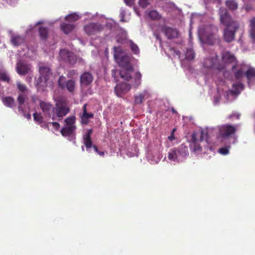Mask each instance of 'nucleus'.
Instances as JSON below:
<instances>
[{"instance_id": "nucleus-1", "label": "nucleus", "mask_w": 255, "mask_h": 255, "mask_svg": "<svg viewBox=\"0 0 255 255\" xmlns=\"http://www.w3.org/2000/svg\"><path fill=\"white\" fill-rule=\"evenodd\" d=\"M120 77L124 80L129 81L131 80L132 86L137 87L141 83V75L138 72H134L133 67L121 69L120 70Z\"/></svg>"}, {"instance_id": "nucleus-2", "label": "nucleus", "mask_w": 255, "mask_h": 255, "mask_svg": "<svg viewBox=\"0 0 255 255\" xmlns=\"http://www.w3.org/2000/svg\"><path fill=\"white\" fill-rule=\"evenodd\" d=\"M39 72L40 76L37 81L36 85L38 89H41L43 90L44 88L47 87V82L52 73L51 68L45 65L39 66Z\"/></svg>"}, {"instance_id": "nucleus-3", "label": "nucleus", "mask_w": 255, "mask_h": 255, "mask_svg": "<svg viewBox=\"0 0 255 255\" xmlns=\"http://www.w3.org/2000/svg\"><path fill=\"white\" fill-rule=\"evenodd\" d=\"M219 14L220 15V23L225 26V27H237V26H240L238 21L232 18L231 14L226 8H220L219 9Z\"/></svg>"}, {"instance_id": "nucleus-4", "label": "nucleus", "mask_w": 255, "mask_h": 255, "mask_svg": "<svg viewBox=\"0 0 255 255\" xmlns=\"http://www.w3.org/2000/svg\"><path fill=\"white\" fill-rule=\"evenodd\" d=\"M114 58L121 69L129 68V66L132 67L128 56L122 55L121 47H114Z\"/></svg>"}, {"instance_id": "nucleus-5", "label": "nucleus", "mask_w": 255, "mask_h": 255, "mask_svg": "<svg viewBox=\"0 0 255 255\" xmlns=\"http://www.w3.org/2000/svg\"><path fill=\"white\" fill-rule=\"evenodd\" d=\"M70 111L69 108L64 103L62 102H57L55 104V107L53 109V115L52 120H54L55 117L61 119L65 117Z\"/></svg>"}, {"instance_id": "nucleus-6", "label": "nucleus", "mask_w": 255, "mask_h": 255, "mask_svg": "<svg viewBox=\"0 0 255 255\" xmlns=\"http://www.w3.org/2000/svg\"><path fill=\"white\" fill-rule=\"evenodd\" d=\"M237 126L225 124L218 127L219 136L222 138H228L234 135L237 131Z\"/></svg>"}, {"instance_id": "nucleus-7", "label": "nucleus", "mask_w": 255, "mask_h": 255, "mask_svg": "<svg viewBox=\"0 0 255 255\" xmlns=\"http://www.w3.org/2000/svg\"><path fill=\"white\" fill-rule=\"evenodd\" d=\"M60 59L66 63L73 65L77 60V56L73 52L66 50L61 49L59 52Z\"/></svg>"}, {"instance_id": "nucleus-8", "label": "nucleus", "mask_w": 255, "mask_h": 255, "mask_svg": "<svg viewBox=\"0 0 255 255\" xmlns=\"http://www.w3.org/2000/svg\"><path fill=\"white\" fill-rule=\"evenodd\" d=\"M84 31L88 35H95L103 30V27L99 23H90L84 26Z\"/></svg>"}, {"instance_id": "nucleus-9", "label": "nucleus", "mask_w": 255, "mask_h": 255, "mask_svg": "<svg viewBox=\"0 0 255 255\" xmlns=\"http://www.w3.org/2000/svg\"><path fill=\"white\" fill-rule=\"evenodd\" d=\"M218 56L215 55L209 58H206L203 62V65L207 68H216L219 70L224 69V67L217 64Z\"/></svg>"}, {"instance_id": "nucleus-10", "label": "nucleus", "mask_w": 255, "mask_h": 255, "mask_svg": "<svg viewBox=\"0 0 255 255\" xmlns=\"http://www.w3.org/2000/svg\"><path fill=\"white\" fill-rule=\"evenodd\" d=\"M240 26L237 27H225L223 31V39L227 43L232 42L235 38V34Z\"/></svg>"}, {"instance_id": "nucleus-11", "label": "nucleus", "mask_w": 255, "mask_h": 255, "mask_svg": "<svg viewBox=\"0 0 255 255\" xmlns=\"http://www.w3.org/2000/svg\"><path fill=\"white\" fill-rule=\"evenodd\" d=\"M131 89V86L129 84L121 83L117 84L114 88L116 95L122 97L123 95L128 93Z\"/></svg>"}, {"instance_id": "nucleus-12", "label": "nucleus", "mask_w": 255, "mask_h": 255, "mask_svg": "<svg viewBox=\"0 0 255 255\" xmlns=\"http://www.w3.org/2000/svg\"><path fill=\"white\" fill-rule=\"evenodd\" d=\"M161 30L168 39L177 38L179 35V32L176 28L166 25L162 27Z\"/></svg>"}, {"instance_id": "nucleus-13", "label": "nucleus", "mask_w": 255, "mask_h": 255, "mask_svg": "<svg viewBox=\"0 0 255 255\" xmlns=\"http://www.w3.org/2000/svg\"><path fill=\"white\" fill-rule=\"evenodd\" d=\"M191 149L193 152L197 154L201 153L202 151V147L199 144L198 140L196 138L195 133H193L192 135Z\"/></svg>"}, {"instance_id": "nucleus-14", "label": "nucleus", "mask_w": 255, "mask_h": 255, "mask_svg": "<svg viewBox=\"0 0 255 255\" xmlns=\"http://www.w3.org/2000/svg\"><path fill=\"white\" fill-rule=\"evenodd\" d=\"M93 80V75L88 72H84L80 77V84L81 86H87L92 83Z\"/></svg>"}, {"instance_id": "nucleus-15", "label": "nucleus", "mask_w": 255, "mask_h": 255, "mask_svg": "<svg viewBox=\"0 0 255 255\" xmlns=\"http://www.w3.org/2000/svg\"><path fill=\"white\" fill-rule=\"evenodd\" d=\"M30 70L29 65L19 62L16 65L17 72L20 75H25L28 74Z\"/></svg>"}, {"instance_id": "nucleus-16", "label": "nucleus", "mask_w": 255, "mask_h": 255, "mask_svg": "<svg viewBox=\"0 0 255 255\" xmlns=\"http://www.w3.org/2000/svg\"><path fill=\"white\" fill-rule=\"evenodd\" d=\"M39 106L45 115L47 114L49 117H51V115L50 112L51 111H53V109L54 108L52 104L50 103L41 101L39 103Z\"/></svg>"}, {"instance_id": "nucleus-17", "label": "nucleus", "mask_w": 255, "mask_h": 255, "mask_svg": "<svg viewBox=\"0 0 255 255\" xmlns=\"http://www.w3.org/2000/svg\"><path fill=\"white\" fill-rule=\"evenodd\" d=\"M92 132V129H89L87 130L86 133L83 136L84 144L87 150L92 147L93 145L92 144V141L91 137Z\"/></svg>"}, {"instance_id": "nucleus-18", "label": "nucleus", "mask_w": 255, "mask_h": 255, "mask_svg": "<svg viewBox=\"0 0 255 255\" xmlns=\"http://www.w3.org/2000/svg\"><path fill=\"white\" fill-rule=\"evenodd\" d=\"M175 149L181 159L188 155V146L185 143L182 144L177 148H175Z\"/></svg>"}, {"instance_id": "nucleus-19", "label": "nucleus", "mask_w": 255, "mask_h": 255, "mask_svg": "<svg viewBox=\"0 0 255 255\" xmlns=\"http://www.w3.org/2000/svg\"><path fill=\"white\" fill-rule=\"evenodd\" d=\"M86 104L83 107V113L81 116V123L82 124L87 125L89 123V119L92 118L94 115L92 113H88L86 110Z\"/></svg>"}, {"instance_id": "nucleus-20", "label": "nucleus", "mask_w": 255, "mask_h": 255, "mask_svg": "<svg viewBox=\"0 0 255 255\" xmlns=\"http://www.w3.org/2000/svg\"><path fill=\"white\" fill-rule=\"evenodd\" d=\"M75 25L71 23L63 22L60 25L61 30L65 34H67L74 30Z\"/></svg>"}, {"instance_id": "nucleus-21", "label": "nucleus", "mask_w": 255, "mask_h": 255, "mask_svg": "<svg viewBox=\"0 0 255 255\" xmlns=\"http://www.w3.org/2000/svg\"><path fill=\"white\" fill-rule=\"evenodd\" d=\"M76 128V126H65L61 130V133L64 136H69Z\"/></svg>"}, {"instance_id": "nucleus-22", "label": "nucleus", "mask_w": 255, "mask_h": 255, "mask_svg": "<svg viewBox=\"0 0 255 255\" xmlns=\"http://www.w3.org/2000/svg\"><path fill=\"white\" fill-rule=\"evenodd\" d=\"M222 59L225 62L228 63H233L236 60L235 56L228 51L223 53Z\"/></svg>"}, {"instance_id": "nucleus-23", "label": "nucleus", "mask_w": 255, "mask_h": 255, "mask_svg": "<svg viewBox=\"0 0 255 255\" xmlns=\"http://www.w3.org/2000/svg\"><path fill=\"white\" fill-rule=\"evenodd\" d=\"M168 158L169 160L172 161L179 162L180 160H181V159L179 157L177 151L175 149V148L169 150L168 153Z\"/></svg>"}, {"instance_id": "nucleus-24", "label": "nucleus", "mask_w": 255, "mask_h": 255, "mask_svg": "<svg viewBox=\"0 0 255 255\" xmlns=\"http://www.w3.org/2000/svg\"><path fill=\"white\" fill-rule=\"evenodd\" d=\"M1 101L3 105L8 108H13L15 106L14 99L11 97H3Z\"/></svg>"}, {"instance_id": "nucleus-25", "label": "nucleus", "mask_w": 255, "mask_h": 255, "mask_svg": "<svg viewBox=\"0 0 255 255\" xmlns=\"http://www.w3.org/2000/svg\"><path fill=\"white\" fill-rule=\"evenodd\" d=\"M10 41L13 45L19 46L24 42V39L19 35H13L11 37Z\"/></svg>"}, {"instance_id": "nucleus-26", "label": "nucleus", "mask_w": 255, "mask_h": 255, "mask_svg": "<svg viewBox=\"0 0 255 255\" xmlns=\"http://www.w3.org/2000/svg\"><path fill=\"white\" fill-rule=\"evenodd\" d=\"M244 85L242 83L240 82H237L233 85V89L231 92L232 94L234 95L239 94L240 93V91L243 90Z\"/></svg>"}, {"instance_id": "nucleus-27", "label": "nucleus", "mask_w": 255, "mask_h": 255, "mask_svg": "<svg viewBox=\"0 0 255 255\" xmlns=\"http://www.w3.org/2000/svg\"><path fill=\"white\" fill-rule=\"evenodd\" d=\"M75 85L76 83L74 80H69L67 81L64 86V89L66 88L69 92L72 93L75 90Z\"/></svg>"}, {"instance_id": "nucleus-28", "label": "nucleus", "mask_w": 255, "mask_h": 255, "mask_svg": "<svg viewBox=\"0 0 255 255\" xmlns=\"http://www.w3.org/2000/svg\"><path fill=\"white\" fill-rule=\"evenodd\" d=\"M226 6L231 10H235L238 8V4L234 0H227L225 1Z\"/></svg>"}, {"instance_id": "nucleus-29", "label": "nucleus", "mask_w": 255, "mask_h": 255, "mask_svg": "<svg viewBox=\"0 0 255 255\" xmlns=\"http://www.w3.org/2000/svg\"><path fill=\"white\" fill-rule=\"evenodd\" d=\"M48 29L47 27L41 26L39 28V33L40 38L42 40H45L48 37Z\"/></svg>"}, {"instance_id": "nucleus-30", "label": "nucleus", "mask_w": 255, "mask_h": 255, "mask_svg": "<svg viewBox=\"0 0 255 255\" xmlns=\"http://www.w3.org/2000/svg\"><path fill=\"white\" fill-rule=\"evenodd\" d=\"M250 35L252 38L255 39V17L250 21Z\"/></svg>"}, {"instance_id": "nucleus-31", "label": "nucleus", "mask_w": 255, "mask_h": 255, "mask_svg": "<svg viewBox=\"0 0 255 255\" xmlns=\"http://www.w3.org/2000/svg\"><path fill=\"white\" fill-rule=\"evenodd\" d=\"M81 16L76 13H73L67 15L65 19L70 22H75L80 19Z\"/></svg>"}, {"instance_id": "nucleus-32", "label": "nucleus", "mask_w": 255, "mask_h": 255, "mask_svg": "<svg viewBox=\"0 0 255 255\" xmlns=\"http://www.w3.org/2000/svg\"><path fill=\"white\" fill-rule=\"evenodd\" d=\"M246 76L248 81L255 78V69L253 67H250L245 73Z\"/></svg>"}, {"instance_id": "nucleus-33", "label": "nucleus", "mask_w": 255, "mask_h": 255, "mask_svg": "<svg viewBox=\"0 0 255 255\" xmlns=\"http://www.w3.org/2000/svg\"><path fill=\"white\" fill-rule=\"evenodd\" d=\"M146 94V92L144 91L143 93H139L138 95L134 97V103L136 104H140L143 102L144 98Z\"/></svg>"}, {"instance_id": "nucleus-34", "label": "nucleus", "mask_w": 255, "mask_h": 255, "mask_svg": "<svg viewBox=\"0 0 255 255\" xmlns=\"http://www.w3.org/2000/svg\"><path fill=\"white\" fill-rule=\"evenodd\" d=\"M149 17L152 20H158L161 17L160 14L155 10H151L148 12Z\"/></svg>"}, {"instance_id": "nucleus-35", "label": "nucleus", "mask_w": 255, "mask_h": 255, "mask_svg": "<svg viewBox=\"0 0 255 255\" xmlns=\"http://www.w3.org/2000/svg\"><path fill=\"white\" fill-rule=\"evenodd\" d=\"M130 44V47L131 51L134 54H138L139 53V49L138 46L134 43L132 40L129 41Z\"/></svg>"}, {"instance_id": "nucleus-36", "label": "nucleus", "mask_w": 255, "mask_h": 255, "mask_svg": "<svg viewBox=\"0 0 255 255\" xmlns=\"http://www.w3.org/2000/svg\"><path fill=\"white\" fill-rule=\"evenodd\" d=\"M76 118L75 116H70L65 120V122L67 126H75Z\"/></svg>"}, {"instance_id": "nucleus-37", "label": "nucleus", "mask_w": 255, "mask_h": 255, "mask_svg": "<svg viewBox=\"0 0 255 255\" xmlns=\"http://www.w3.org/2000/svg\"><path fill=\"white\" fill-rule=\"evenodd\" d=\"M34 120L39 123L41 124L43 122V117L41 116L40 113H37V112L34 113L33 114Z\"/></svg>"}, {"instance_id": "nucleus-38", "label": "nucleus", "mask_w": 255, "mask_h": 255, "mask_svg": "<svg viewBox=\"0 0 255 255\" xmlns=\"http://www.w3.org/2000/svg\"><path fill=\"white\" fill-rule=\"evenodd\" d=\"M234 74L236 79H240L242 78L244 75V70L242 67H240L236 71L234 72Z\"/></svg>"}, {"instance_id": "nucleus-39", "label": "nucleus", "mask_w": 255, "mask_h": 255, "mask_svg": "<svg viewBox=\"0 0 255 255\" xmlns=\"http://www.w3.org/2000/svg\"><path fill=\"white\" fill-rule=\"evenodd\" d=\"M186 58L189 60H193L195 57V53L192 49H187L185 54Z\"/></svg>"}, {"instance_id": "nucleus-40", "label": "nucleus", "mask_w": 255, "mask_h": 255, "mask_svg": "<svg viewBox=\"0 0 255 255\" xmlns=\"http://www.w3.org/2000/svg\"><path fill=\"white\" fill-rule=\"evenodd\" d=\"M231 148L230 145L226 146L219 148L218 152L222 155H227L229 153V150Z\"/></svg>"}, {"instance_id": "nucleus-41", "label": "nucleus", "mask_w": 255, "mask_h": 255, "mask_svg": "<svg viewBox=\"0 0 255 255\" xmlns=\"http://www.w3.org/2000/svg\"><path fill=\"white\" fill-rule=\"evenodd\" d=\"M66 78L63 76H60L58 81V84L59 86L62 89H64L65 85L66 83Z\"/></svg>"}, {"instance_id": "nucleus-42", "label": "nucleus", "mask_w": 255, "mask_h": 255, "mask_svg": "<svg viewBox=\"0 0 255 255\" xmlns=\"http://www.w3.org/2000/svg\"><path fill=\"white\" fill-rule=\"evenodd\" d=\"M0 80L8 83L10 81V78L6 73L0 72Z\"/></svg>"}, {"instance_id": "nucleus-43", "label": "nucleus", "mask_w": 255, "mask_h": 255, "mask_svg": "<svg viewBox=\"0 0 255 255\" xmlns=\"http://www.w3.org/2000/svg\"><path fill=\"white\" fill-rule=\"evenodd\" d=\"M26 97V96L24 94H19L18 96L17 100L20 106L22 105L24 103Z\"/></svg>"}, {"instance_id": "nucleus-44", "label": "nucleus", "mask_w": 255, "mask_h": 255, "mask_svg": "<svg viewBox=\"0 0 255 255\" xmlns=\"http://www.w3.org/2000/svg\"><path fill=\"white\" fill-rule=\"evenodd\" d=\"M16 85L18 89L21 92L23 93L27 90L26 86L24 84L21 83L20 82H17Z\"/></svg>"}, {"instance_id": "nucleus-45", "label": "nucleus", "mask_w": 255, "mask_h": 255, "mask_svg": "<svg viewBox=\"0 0 255 255\" xmlns=\"http://www.w3.org/2000/svg\"><path fill=\"white\" fill-rule=\"evenodd\" d=\"M151 0H139V4L143 8H145L150 3Z\"/></svg>"}, {"instance_id": "nucleus-46", "label": "nucleus", "mask_w": 255, "mask_h": 255, "mask_svg": "<svg viewBox=\"0 0 255 255\" xmlns=\"http://www.w3.org/2000/svg\"><path fill=\"white\" fill-rule=\"evenodd\" d=\"M207 40L208 44L213 45L214 44V35L210 34L207 36Z\"/></svg>"}, {"instance_id": "nucleus-47", "label": "nucleus", "mask_w": 255, "mask_h": 255, "mask_svg": "<svg viewBox=\"0 0 255 255\" xmlns=\"http://www.w3.org/2000/svg\"><path fill=\"white\" fill-rule=\"evenodd\" d=\"M207 136L208 135L207 132L201 131L200 132V141H202L204 139H206Z\"/></svg>"}, {"instance_id": "nucleus-48", "label": "nucleus", "mask_w": 255, "mask_h": 255, "mask_svg": "<svg viewBox=\"0 0 255 255\" xmlns=\"http://www.w3.org/2000/svg\"><path fill=\"white\" fill-rule=\"evenodd\" d=\"M92 147L94 149L95 151L100 156H104L105 152L104 151H99L97 146L96 145H93Z\"/></svg>"}, {"instance_id": "nucleus-49", "label": "nucleus", "mask_w": 255, "mask_h": 255, "mask_svg": "<svg viewBox=\"0 0 255 255\" xmlns=\"http://www.w3.org/2000/svg\"><path fill=\"white\" fill-rule=\"evenodd\" d=\"M134 0H124L126 4L129 6H131L134 3Z\"/></svg>"}, {"instance_id": "nucleus-50", "label": "nucleus", "mask_w": 255, "mask_h": 255, "mask_svg": "<svg viewBox=\"0 0 255 255\" xmlns=\"http://www.w3.org/2000/svg\"><path fill=\"white\" fill-rule=\"evenodd\" d=\"M51 124L52 125L53 127L56 129H58L60 128V124L57 122H52Z\"/></svg>"}, {"instance_id": "nucleus-51", "label": "nucleus", "mask_w": 255, "mask_h": 255, "mask_svg": "<svg viewBox=\"0 0 255 255\" xmlns=\"http://www.w3.org/2000/svg\"><path fill=\"white\" fill-rule=\"evenodd\" d=\"M171 50L173 51V53L175 55L177 56L178 57H180L181 54L180 51L175 49L174 48H172Z\"/></svg>"}, {"instance_id": "nucleus-52", "label": "nucleus", "mask_w": 255, "mask_h": 255, "mask_svg": "<svg viewBox=\"0 0 255 255\" xmlns=\"http://www.w3.org/2000/svg\"><path fill=\"white\" fill-rule=\"evenodd\" d=\"M76 74V71L75 70H71L69 71L67 74V76L68 77H71Z\"/></svg>"}, {"instance_id": "nucleus-53", "label": "nucleus", "mask_w": 255, "mask_h": 255, "mask_svg": "<svg viewBox=\"0 0 255 255\" xmlns=\"http://www.w3.org/2000/svg\"><path fill=\"white\" fill-rule=\"evenodd\" d=\"M117 72H118V71L116 69H113V70H112V76L114 77L115 78H116V75Z\"/></svg>"}, {"instance_id": "nucleus-54", "label": "nucleus", "mask_w": 255, "mask_h": 255, "mask_svg": "<svg viewBox=\"0 0 255 255\" xmlns=\"http://www.w3.org/2000/svg\"><path fill=\"white\" fill-rule=\"evenodd\" d=\"M25 117L28 120L31 119V115L30 114H28L26 115H25Z\"/></svg>"}, {"instance_id": "nucleus-55", "label": "nucleus", "mask_w": 255, "mask_h": 255, "mask_svg": "<svg viewBox=\"0 0 255 255\" xmlns=\"http://www.w3.org/2000/svg\"><path fill=\"white\" fill-rule=\"evenodd\" d=\"M236 67H237L236 65H234L233 66V67L232 68V70L233 71H234V69L236 68Z\"/></svg>"}, {"instance_id": "nucleus-56", "label": "nucleus", "mask_w": 255, "mask_h": 255, "mask_svg": "<svg viewBox=\"0 0 255 255\" xmlns=\"http://www.w3.org/2000/svg\"><path fill=\"white\" fill-rule=\"evenodd\" d=\"M171 111H172L173 113H177V112L175 111V110L173 108H172L171 109Z\"/></svg>"}, {"instance_id": "nucleus-57", "label": "nucleus", "mask_w": 255, "mask_h": 255, "mask_svg": "<svg viewBox=\"0 0 255 255\" xmlns=\"http://www.w3.org/2000/svg\"><path fill=\"white\" fill-rule=\"evenodd\" d=\"M239 117H240V115H237V119H239Z\"/></svg>"}, {"instance_id": "nucleus-58", "label": "nucleus", "mask_w": 255, "mask_h": 255, "mask_svg": "<svg viewBox=\"0 0 255 255\" xmlns=\"http://www.w3.org/2000/svg\"><path fill=\"white\" fill-rule=\"evenodd\" d=\"M169 139H170L171 140H172V138H171V137H169Z\"/></svg>"}, {"instance_id": "nucleus-59", "label": "nucleus", "mask_w": 255, "mask_h": 255, "mask_svg": "<svg viewBox=\"0 0 255 255\" xmlns=\"http://www.w3.org/2000/svg\"><path fill=\"white\" fill-rule=\"evenodd\" d=\"M215 29H216V31H217V30H218V29H217L216 27H215Z\"/></svg>"}, {"instance_id": "nucleus-60", "label": "nucleus", "mask_w": 255, "mask_h": 255, "mask_svg": "<svg viewBox=\"0 0 255 255\" xmlns=\"http://www.w3.org/2000/svg\"><path fill=\"white\" fill-rule=\"evenodd\" d=\"M82 150H84V147L83 146H82Z\"/></svg>"}, {"instance_id": "nucleus-61", "label": "nucleus", "mask_w": 255, "mask_h": 255, "mask_svg": "<svg viewBox=\"0 0 255 255\" xmlns=\"http://www.w3.org/2000/svg\"><path fill=\"white\" fill-rule=\"evenodd\" d=\"M233 116H232H232H230V118H232Z\"/></svg>"}]
</instances>
